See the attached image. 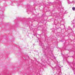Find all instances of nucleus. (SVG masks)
Wrapping results in <instances>:
<instances>
[{
    "label": "nucleus",
    "mask_w": 75,
    "mask_h": 75,
    "mask_svg": "<svg viewBox=\"0 0 75 75\" xmlns=\"http://www.w3.org/2000/svg\"><path fill=\"white\" fill-rule=\"evenodd\" d=\"M39 44H40L39 45H40L42 46V47H44V44L43 43H42V42H40Z\"/></svg>",
    "instance_id": "3"
},
{
    "label": "nucleus",
    "mask_w": 75,
    "mask_h": 75,
    "mask_svg": "<svg viewBox=\"0 0 75 75\" xmlns=\"http://www.w3.org/2000/svg\"><path fill=\"white\" fill-rule=\"evenodd\" d=\"M54 59H56V58L55 57H54Z\"/></svg>",
    "instance_id": "7"
},
{
    "label": "nucleus",
    "mask_w": 75,
    "mask_h": 75,
    "mask_svg": "<svg viewBox=\"0 0 75 75\" xmlns=\"http://www.w3.org/2000/svg\"><path fill=\"white\" fill-rule=\"evenodd\" d=\"M69 30H72V29L71 28L70 29H69Z\"/></svg>",
    "instance_id": "8"
},
{
    "label": "nucleus",
    "mask_w": 75,
    "mask_h": 75,
    "mask_svg": "<svg viewBox=\"0 0 75 75\" xmlns=\"http://www.w3.org/2000/svg\"><path fill=\"white\" fill-rule=\"evenodd\" d=\"M73 67H72V66H70V67L72 68L73 71H74V74H75V63L74 62H73Z\"/></svg>",
    "instance_id": "1"
},
{
    "label": "nucleus",
    "mask_w": 75,
    "mask_h": 75,
    "mask_svg": "<svg viewBox=\"0 0 75 75\" xmlns=\"http://www.w3.org/2000/svg\"><path fill=\"white\" fill-rule=\"evenodd\" d=\"M69 28H71V27H69Z\"/></svg>",
    "instance_id": "9"
},
{
    "label": "nucleus",
    "mask_w": 75,
    "mask_h": 75,
    "mask_svg": "<svg viewBox=\"0 0 75 75\" xmlns=\"http://www.w3.org/2000/svg\"><path fill=\"white\" fill-rule=\"evenodd\" d=\"M53 69H57V67H54L53 68Z\"/></svg>",
    "instance_id": "6"
},
{
    "label": "nucleus",
    "mask_w": 75,
    "mask_h": 75,
    "mask_svg": "<svg viewBox=\"0 0 75 75\" xmlns=\"http://www.w3.org/2000/svg\"><path fill=\"white\" fill-rule=\"evenodd\" d=\"M65 55H63V59H65Z\"/></svg>",
    "instance_id": "4"
},
{
    "label": "nucleus",
    "mask_w": 75,
    "mask_h": 75,
    "mask_svg": "<svg viewBox=\"0 0 75 75\" xmlns=\"http://www.w3.org/2000/svg\"><path fill=\"white\" fill-rule=\"evenodd\" d=\"M72 9L73 11H75V8L74 7H73L72 8Z\"/></svg>",
    "instance_id": "5"
},
{
    "label": "nucleus",
    "mask_w": 75,
    "mask_h": 75,
    "mask_svg": "<svg viewBox=\"0 0 75 75\" xmlns=\"http://www.w3.org/2000/svg\"><path fill=\"white\" fill-rule=\"evenodd\" d=\"M33 35H34V36L35 35L34 34H33Z\"/></svg>",
    "instance_id": "10"
},
{
    "label": "nucleus",
    "mask_w": 75,
    "mask_h": 75,
    "mask_svg": "<svg viewBox=\"0 0 75 75\" xmlns=\"http://www.w3.org/2000/svg\"><path fill=\"white\" fill-rule=\"evenodd\" d=\"M67 0L68 1V4H72L73 3H75V1H72L71 2L69 1V0Z\"/></svg>",
    "instance_id": "2"
}]
</instances>
